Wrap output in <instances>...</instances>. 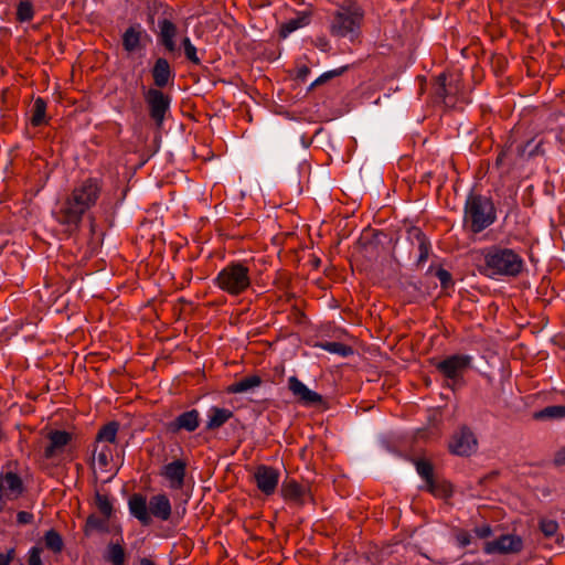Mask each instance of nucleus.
<instances>
[{"mask_svg":"<svg viewBox=\"0 0 565 565\" xmlns=\"http://www.w3.org/2000/svg\"><path fill=\"white\" fill-rule=\"evenodd\" d=\"M100 190L99 181L93 178L77 184L62 203L56 220L63 225L77 228L83 215L96 204Z\"/></svg>","mask_w":565,"mask_h":565,"instance_id":"obj_1","label":"nucleus"},{"mask_svg":"<svg viewBox=\"0 0 565 565\" xmlns=\"http://www.w3.org/2000/svg\"><path fill=\"white\" fill-rule=\"evenodd\" d=\"M484 265L481 273L491 278H515L520 276L525 263L522 256L514 249L499 245L484 249Z\"/></svg>","mask_w":565,"mask_h":565,"instance_id":"obj_2","label":"nucleus"},{"mask_svg":"<svg viewBox=\"0 0 565 565\" xmlns=\"http://www.w3.org/2000/svg\"><path fill=\"white\" fill-rule=\"evenodd\" d=\"M363 17L364 12L356 2L347 1L332 13L329 31L332 36L353 42L360 35Z\"/></svg>","mask_w":565,"mask_h":565,"instance_id":"obj_3","label":"nucleus"},{"mask_svg":"<svg viewBox=\"0 0 565 565\" xmlns=\"http://www.w3.org/2000/svg\"><path fill=\"white\" fill-rule=\"evenodd\" d=\"M213 282L230 296H239L250 287L249 267L242 262H232L218 271Z\"/></svg>","mask_w":565,"mask_h":565,"instance_id":"obj_4","label":"nucleus"},{"mask_svg":"<svg viewBox=\"0 0 565 565\" xmlns=\"http://www.w3.org/2000/svg\"><path fill=\"white\" fill-rule=\"evenodd\" d=\"M495 221V210L490 199L470 194L465 204V224L473 233H480Z\"/></svg>","mask_w":565,"mask_h":565,"instance_id":"obj_5","label":"nucleus"},{"mask_svg":"<svg viewBox=\"0 0 565 565\" xmlns=\"http://www.w3.org/2000/svg\"><path fill=\"white\" fill-rule=\"evenodd\" d=\"M472 356L468 354H454L436 364L437 371L447 381V386L455 390L463 383V374L471 366Z\"/></svg>","mask_w":565,"mask_h":565,"instance_id":"obj_6","label":"nucleus"},{"mask_svg":"<svg viewBox=\"0 0 565 565\" xmlns=\"http://www.w3.org/2000/svg\"><path fill=\"white\" fill-rule=\"evenodd\" d=\"M143 96L151 119L160 127L163 124L166 114L170 109L171 98L158 88L147 89Z\"/></svg>","mask_w":565,"mask_h":565,"instance_id":"obj_7","label":"nucleus"},{"mask_svg":"<svg viewBox=\"0 0 565 565\" xmlns=\"http://www.w3.org/2000/svg\"><path fill=\"white\" fill-rule=\"evenodd\" d=\"M24 491L22 479L12 471H0V512L4 511L7 500L18 499Z\"/></svg>","mask_w":565,"mask_h":565,"instance_id":"obj_8","label":"nucleus"},{"mask_svg":"<svg viewBox=\"0 0 565 565\" xmlns=\"http://www.w3.org/2000/svg\"><path fill=\"white\" fill-rule=\"evenodd\" d=\"M523 548V541L519 535L503 534L493 541L486 542L483 552L488 555L493 554H516Z\"/></svg>","mask_w":565,"mask_h":565,"instance_id":"obj_9","label":"nucleus"},{"mask_svg":"<svg viewBox=\"0 0 565 565\" xmlns=\"http://www.w3.org/2000/svg\"><path fill=\"white\" fill-rule=\"evenodd\" d=\"M279 478V471L266 465H259L254 472L257 488L266 495H270L276 491Z\"/></svg>","mask_w":565,"mask_h":565,"instance_id":"obj_10","label":"nucleus"},{"mask_svg":"<svg viewBox=\"0 0 565 565\" xmlns=\"http://www.w3.org/2000/svg\"><path fill=\"white\" fill-rule=\"evenodd\" d=\"M288 388L299 403L305 406H317L322 404V396L307 387L297 376L288 379Z\"/></svg>","mask_w":565,"mask_h":565,"instance_id":"obj_11","label":"nucleus"},{"mask_svg":"<svg viewBox=\"0 0 565 565\" xmlns=\"http://www.w3.org/2000/svg\"><path fill=\"white\" fill-rule=\"evenodd\" d=\"M407 239L411 245L417 249L418 256L416 259V266L423 267L431 253V244L429 239L419 227H411L407 231Z\"/></svg>","mask_w":565,"mask_h":565,"instance_id":"obj_12","label":"nucleus"},{"mask_svg":"<svg viewBox=\"0 0 565 565\" xmlns=\"http://www.w3.org/2000/svg\"><path fill=\"white\" fill-rule=\"evenodd\" d=\"M186 467L185 460L177 459L163 466L160 475L169 482V488L180 490L184 486Z\"/></svg>","mask_w":565,"mask_h":565,"instance_id":"obj_13","label":"nucleus"},{"mask_svg":"<svg viewBox=\"0 0 565 565\" xmlns=\"http://www.w3.org/2000/svg\"><path fill=\"white\" fill-rule=\"evenodd\" d=\"M477 448V439L473 433L468 428H461L456 433L449 444V449L458 456H469Z\"/></svg>","mask_w":565,"mask_h":565,"instance_id":"obj_14","label":"nucleus"},{"mask_svg":"<svg viewBox=\"0 0 565 565\" xmlns=\"http://www.w3.org/2000/svg\"><path fill=\"white\" fill-rule=\"evenodd\" d=\"M148 38L146 30L140 24L130 25L121 36L122 47L128 54L145 49L143 40Z\"/></svg>","mask_w":565,"mask_h":565,"instance_id":"obj_15","label":"nucleus"},{"mask_svg":"<svg viewBox=\"0 0 565 565\" xmlns=\"http://www.w3.org/2000/svg\"><path fill=\"white\" fill-rule=\"evenodd\" d=\"M199 425H200L199 411L190 409V411L181 413L173 420L169 422L167 424V429L172 434H177L182 430H184L186 433H192L199 427Z\"/></svg>","mask_w":565,"mask_h":565,"instance_id":"obj_16","label":"nucleus"},{"mask_svg":"<svg viewBox=\"0 0 565 565\" xmlns=\"http://www.w3.org/2000/svg\"><path fill=\"white\" fill-rule=\"evenodd\" d=\"M311 18H312L311 9L296 11V15L294 18H290L286 22L280 24L279 36L282 39H286L292 32L309 25L311 22Z\"/></svg>","mask_w":565,"mask_h":565,"instance_id":"obj_17","label":"nucleus"},{"mask_svg":"<svg viewBox=\"0 0 565 565\" xmlns=\"http://www.w3.org/2000/svg\"><path fill=\"white\" fill-rule=\"evenodd\" d=\"M130 514L135 516L142 525H149L152 521L149 513V503L145 495L134 493L128 501Z\"/></svg>","mask_w":565,"mask_h":565,"instance_id":"obj_18","label":"nucleus"},{"mask_svg":"<svg viewBox=\"0 0 565 565\" xmlns=\"http://www.w3.org/2000/svg\"><path fill=\"white\" fill-rule=\"evenodd\" d=\"M159 42L164 46V49L168 52H175L178 49L175 42V36L178 33L177 25L172 23L170 20L163 19L159 21Z\"/></svg>","mask_w":565,"mask_h":565,"instance_id":"obj_19","label":"nucleus"},{"mask_svg":"<svg viewBox=\"0 0 565 565\" xmlns=\"http://www.w3.org/2000/svg\"><path fill=\"white\" fill-rule=\"evenodd\" d=\"M281 495L286 501H290L296 505H303L306 501L307 490L295 480H286L281 484Z\"/></svg>","mask_w":565,"mask_h":565,"instance_id":"obj_20","label":"nucleus"},{"mask_svg":"<svg viewBox=\"0 0 565 565\" xmlns=\"http://www.w3.org/2000/svg\"><path fill=\"white\" fill-rule=\"evenodd\" d=\"M150 516L167 521L171 516V503L166 494H157L149 500Z\"/></svg>","mask_w":565,"mask_h":565,"instance_id":"obj_21","label":"nucleus"},{"mask_svg":"<svg viewBox=\"0 0 565 565\" xmlns=\"http://www.w3.org/2000/svg\"><path fill=\"white\" fill-rule=\"evenodd\" d=\"M72 436L64 430H54L49 434L50 444L44 450V456L50 459L56 454L62 452L64 447L71 441Z\"/></svg>","mask_w":565,"mask_h":565,"instance_id":"obj_22","label":"nucleus"},{"mask_svg":"<svg viewBox=\"0 0 565 565\" xmlns=\"http://www.w3.org/2000/svg\"><path fill=\"white\" fill-rule=\"evenodd\" d=\"M151 73L153 77V83L159 88L167 86L170 79L174 77V74L170 67L169 62L163 57H159L154 62Z\"/></svg>","mask_w":565,"mask_h":565,"instance_id":"obj_23","label":"nucleus"},{"mask_svg":"<svg viewBox=\"0 0 565 565\" xmlns=\"http://www.w3.org/2000/svg\"><path fill=\"white\" fill-rule=\"evenodd\" d=\"M233 416H234L233 412L228 408L212 406L207 412L205 429L206 430L218 429L227 420H230Z\"/></svg>","mask_w":565,"mask_h":565,"instance_id":"obj_24","label":"nucleus"},{"mask_svg":"<svg viewBox=\"0 0 565 565\" xmlns=\"http://www.w3.org/2000/svg\"><path fill=\"white\" fill-rule=\"evenodd\" d=\"M417 473L425 480L427 489L433 494H438L439 487L434 479V469L430 462L426 460L415 461Z\"/></svg>","mask_w":565,"mask_h":565,"instance_id":"obj_25","label":"nucleus"},{"mask_svg":"<svg viewBox=\"0 0 565 565\" xmlns=\"http://www.w3.org/2000/svg\"><path fill=\"white\" fill-rule=\"evenodd\" d=\"M262 384V379L258 375L246 376L239 381L232 383L226 392L230 394H239L248 392Z\"/></svg>","mask_w":565,"mask_h":565,"instance_id":"obj_26","label":"nucleus"},{"mask_svg":"<svg viewBox=\"0 0 565 565\" xmlns=\"http://www.w3.org/2000/svg\"><path fill=\"white\" fill-rule=\"evenodd\" d=\"M318 347L329 353L338 354L343 358L349 356L350 354L353 353V350L351 347L343 344L341 342H335V341L320 342V343H318Z\"/></svg>","mask_w":565,"mask_h":565,"instance_id":"obj_27","label":"nucleus"},{"mask_svg":"<svg viewBox=\"0 0 565 565\" xmlns=\"http://www.w3.org/2000/svg\"><path fill=\"white\" fill-rule=\"evenodd\" d=\"M109 518L105 516H97L95 514H92L87 518L84 532L86 535H90L94 531H107V524H108Z\"/></svg>","mask_w":565,"mask_h":565,"instance_id":"obj_28","label":"nucleus"},{"mask_svg":"<svg viewBox=\"0 0 565 565\" xmlns=\"http://www.w3.org/2000/svg\"><path fill=\"white\" fill-rule=\"evenodd\" d=\"M46 103L42 98H36L31 108V124L35 127L45 122Z\"/></svg>","mask_w":565,"mask_h":565,"instance_id":"obj_29","label":"nucleus"},{"mask_svg":"<svg viewBox=\"0 0 565 565\" xmlns=\"http://www.w3.org/2000/svg\"><path fill=\"white\" fill-rule=\"evenodd\" d=\"M427 275L436 276L439 279L440 286L444 290H448L455 285L451 274L441 267L435 268L434 265H430L427 270Z\"/></svg>","mask_w":565,"mask_h":565,"instance_id":"obj_30","label":"nucleus"},{"mask_svg":"<svg viewBox=\"0 0 565 565\" xmlns=\"http://www.w3.org/2000/svg\"><path fill=\"white\" fill-rule=\"evenodd\" d=\"M106 561L111 563L113 565H124L125 564V551L119 543H110L107 547V553L105 556Z\"/></svg>","mask_w":565,"mask_h":565,"instance_id":"obj_31","label":"nucleus"},{"mask_svg":"<svg viewBox=\"0 0 565 565\" xmlns=\"http://www.w3.org/2000/svg\"><path fill=\"white\" fill-rule=\"evenodd\" d=\"M118 429L119 424L117 422H109L99 429L96 437L97 441L115 443Z\"/></svg>","mask_w":565,"mask_h":565,"instance_id":"obj_32","label":"nucleus"},{"mask_svg":"<svg viewBox=\"0 0 565 565\" xmlns=\"http://www.w3.org/2000/svg\"><path fill=\"white\" fill-rule=\"evenodd\" d=\"M45 546L51 550L53 553L62 552L64 547V542L58 532L51 529L44 535Z\"/></svg>","mask_w":565,"mask_h":565,"instance_id":"obj_33","label":"nucleus"},{"mask_svg":"<svg viewBox=\"0 0 565 565\" xmlns=\"http://www.w3.org/2000/svg\"><path fill=\"white\" fill-rule=\"evenodd\" d=\"M34 17V9L29 0L20 1L17 8V19L20 22L31 21Z\"/></svg>","mask_w":565,"mask_h":565,"instance_id":"obj_34","label":"nucleus"},{"mask_svg":"<svg viewBox=\"0 0 565 565\" xmlns=\"http://www.w3.org/2000/svg\"><path fill=\"white\" fill-rule=\"evenodd\" d=\"M95 504L103 516H105V518L111 516L113 503L110 502L109 498L106 494L96 492Z\"/></svg>","mask_w":565,"mask_h":565,"instance_id":"obj_35","label":"nucleus"},{"mask_svg":"<svg viewBox=\"0 0 565 565\" xmlns=\"http://www.w3.org/2000/svg\"><path fill=\"white\" fill-rule=\"evenodd\" d=\"M182 45H183V49H184V55L185 57L193 64L195 65H200L201 64V60L200 57L198 56V50L196 47L192 44L190 38L185 36L183 38L182 40Z\"/></svg>","mask_w":565,"mask_h":565,"instance_id":"obj_36","label":"nucleus"},{"mask_svg":"<svg viewBox=\"0 0 565 565\" xmlns=\"http://www.w3.org/2000/svg\"><path fill=\"white\" fill-rule=\"evenodd\" d=\"M562 418L565 417V406H548L536 414V418Z\"/></svg>","mask_w":565,"mask_h":565,"instance_id":"obj_37","label":"nucleus"},{"mask_svg":"<svg viewBox=\"0 0 565 565\" xmlns=\"http://www.w3.org/2000/svg\"><path fill=\"white\" fill-rule=\"evenodd\" d=\"M347 70V66H343V67H340V68H335V70H332V71H328L323 74H321L311 85H310V88H313L316 86H319L326 82H328L329 79L333 78V77H337V76H340L341 74H343V72Z\"/></svg>","mask_w":565,"mask_h":565,"instance_id":"obj_38","label":"nucleus"},{"mask_svg":"<svg viewBox=\"0 0 565 565\" xmlns=\"http://www.w3.org/2000/svg\"><path fill=\"white\" fill-rule=\"evenodd\" d=\"M540 530L543 532L545 536L551 537L556 534L558 530V524L554 520L542 519L540 521Z\"/></svg>","mask_w":565,"mask_h":565,"instance_id":"obj_39","label":"nucleus"},{"mask_svg":"<svg viewBox=\"0 0 565 565\" xmlns=\"http://www.w3.org/2000/svg\"><path fill=\"white\" fill-rule=\"evenodd\" d=\"M455 537H456L457 544L460 547H466L469 544H471V542H472V535L468 531H465V530L458 531L456 533Z\"/></svg>","mask_w":565,"mask_h":565,"instance_id":"obj_40","label":"nucleus"},{"mask_svg":"<svg viewBox=\"0 0 565 565\" xmlns=\"http://www.w3.org/2000/svg\"><path fill=\"white\" fill-rule=\"evenodd\" d=\"M315 46L324 53L331 50V43L326 36H318L315 41Z\"/></svg>","mask_w":565,"mask_h":565,"instance_id":"obj_41","label":"nucleus"},{"mask_svg":"<svg viewBox=\"0 0 565 565\" xmlns=\"http://www.w3.org/2000/svg\"><path fill=\"white\" fill-rule=\"evenodd\" d=\"M33 514L26 511H20L17 514V522L20 525L30 524L33 522Z\"/></svg>","mask_w":565,"mask_h":565,"instance_id":"obj_42","label":"nucleus"},{"mask_svg":"<svg viewBox=\"0 0 565 565\" xmlns=\"http://www.w3.org/2000/svg\"><path fill=\"white\" fill-rule=\"evenodd\" d=\"M29 565H42L41 551L38 547L31 548Z\"/></svg>","mask_w":565,"mask_h":565,"instance_id":"obj_43","label":"nucleus"},{"mask_svg":"<svg viewBox=\"0 0 565 565\" xmlns=\"http://www.w3.org/2000/svg\"><path fill=\"white\" fill-rule=\"evenodd\" d=\"M475 534L479 537V539H487L489 536H491L492 534V529L490 525L486 524V525H482V526H478L473 530Z\"/></svg>","mask_w":565,"mask_h":565,"instance_id":"obj_44","label":"nucleus"},{"mask_svg":"<svg viewBox=\"0 0 565 565\" xmlns=\"http://www.w3.org/2000/svg\"><path fill=\"white\" fill-rule=\"evenodd\" d=\"M14 557V550L10 548L7 553L0 552V565H9Z\"/></svg>","mask_w":565,"mask_h":565,"instance_id":"obj_45","label":"nucleus"},{"mask_svg":"<svg viewBox=\"0 0 565 565\" xmlns=\"http://www.w3.org/2000/svg\"><path fill=\"white\" fill-rule=\"evenodd\" d=\"M436 94L440 97H444L446 94V76L444 74L438 77V88Z\"/></svg>","mask_w":565,"mask_h":565,"instance_id":"obj_46","label":"nucleus"},{"mask_svg":"<svg viewBox=\"0 0 565 565\" xmlns=\"http://www.w3.org/2000/svg\"><path fill=\"white\" fill-rule=\"evenodd\" d=\"M554 461L556 465H565V446L555 454Z\"/></svg>","mask_w":565,"mask_h":565,"instance_id":"obj_47","label":"nucleus"},{"mask_svg":"<svg viewBox=\"0 0 565 565\" xmlns=\"http://www.w3.org/2000/svg\"><path fill=\"white\" fill-rule=\"evenodd\" d=\"M309 74H310L309 67L303 65L298 68L297 77L301 81H305Z\"/></svg>","mask_w":565,"mask_h":565,"instance_id":"obj_48","label":"nucleus"},{"mask_svg":"<svg viewBox=\"0 0 565 565\" xmlns=\"http://www.w3.org/2000/svg\"><path fill=\"white\" fill-rule=\"evenodd\" d=\"M97 460H98L100 466L106 467L108 465V454H107V451L106 450H102L97 455Z\"/></svg>","mask_w":565,"mask_h":565,"instance_id":"obj_49","label":"nucleus"},{"mask_svg":"<svg viewBox=\"0 0 565 565\" xmlns=\"http://www.w3.org/2000/svg\"><path fill=\"white\" fill-rule=\"evenodd\" d=\"M140 565H156V564L151 559L145 557V558L140 559Z\"/></svg>","mask_w":565,"mask_h":565,"instance_id":"obj_50","label":"nucleus"}]
</instances>
